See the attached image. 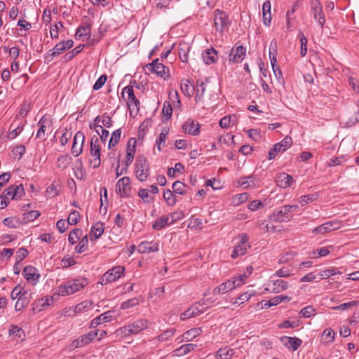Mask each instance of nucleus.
Instances as JSON below:
<instances>
[{"instance_id": "f257e3e1", "label": "nucleus", "mask_w": 359, "mask_h": 359, "mask_svg": "<svg viewBox=\"0 0 359 359\" xmlns=\"http://www.w3.org/2000/svg\"><path fill=\"white\" fill-rule=\"evenodd\" d=\"M135 173L137 179L140 182H146L149 177V163L143 156H140L136 159Z\"/></svg>"}, {"instance_id": "f03ea898", "label": "nucleus", "mask_w": 359, "mask_h": 359, "mask_svg": "<svg viewBox=\"0 0 359 359\" xmlns=\"http://www.w3.org/2000/svg\"><path fill=\"white\" fill-rule=\"evenodd\" d=\"M87 284L88 281L85 278L69 281L60 287L59 293L62 296L69 295L79 292L81 289L87 285Z\"/></svg>"}, {"instance_id": "7ed1b4c3", "label": "nucleus", "mask_w": 359, "mask_h": 359, "mask_svg": "<svg viewBox=\"0 0 359 359\" xmlns=\"http://www.w3.org/2000/svg\"><path fill=\"white\" fill-rule=\"evenodd\" d=\"M100 140L97 136L94 135L90 141V158L89 163L93 168H97L100 165Z\"/></svg>"}, {"instance_id": "20e7f679", "label": "nucleus", "mask_w": 359, "mask_h": 359, "mask_svg": "<svg viewBox=\"0 0 359 359\" xmlns=\"http://www.w3.org/2000/svg\"><path fill=\"white\" fill-rule=\"evenodd\" d=\"M125 95H127V104L128 107L132 113L133 111L137 114L140 110V102L139 100L136 97L134 93V90L133 86H126L122 91V96L125 99Z\"/></svg>"}, {"instance_id": "39448f33", "label": "nucleus", "mask_w": 359, "mask_h": 359, "mask_svg": "<svg viewBox=\"0 0 359 359\" xmlns=\"http://www.w3.org/2000/svg\"><path fill=\"white\" fill-rule=\"evenodd\" d=\"M298 208L297 205H285L281 207L278 211L272 213L270 218L273 222H283L289 221L292 217L287 215L290 212L295 211Z\"/></svg>"}, {"instance_id": "423d86ee", "label": "nucleus", "mask_w": 359, "mask_h": 359, "mask_svg": "<svg viewBox=\"0 0 359 359\" xmlns=\"http://www.w3.org/2000/svg\"><path fill=\"white\" fill-rule=\"evenodd\" d=\"M125 267L123 266H116L109 269L102 277L101 284H107L116 281L124 275Z\"/></svg>"}, {"instance_id": "0eeeda50", "label": "nucleus", "mask_w": 359, "mask_h": 359, "mask_svg": "<svg viewBox=\"0 0 359 359\" xmlns=\"http://www.w3.org/2000/svg\"><path fill=\"white\" fill-rule=\"evenodd\" d=\"M214 24L215 29L222 33L228 29L230 25L228 15L222 11L216 10L215 11Z\"/></svg>"}, {"instance_id": "6e6552de", "label": "nucleus", "mask_w": 359, "mask_h": 359, "mask_svg": "<svg viewBox=\"0 0 359 359\" xmlns=\"http://www.w3.org/2000/svg\"><path fill=\"white\" fill-rule=\"evenodd\" d=\"M310 4L313 18L323 29L325 23V17L320 0H311Z\"/></svg>"}, {"instance_id": "1a4fd4ad", "label": "nucleus", "mask_w": 359, "mask_h": 359, "mask_svg": "<svg viewBox=\"0 0 359 359\" xmlns=\"http://www.w3.org/2000/svg\"><path fill=\"white\" fill-rule=\"evenodd\" d=\"M292 138L290 136H286L280 142L274 144L269 150V159H273L279 152L286 151L292 145Z\"/></svg>"}, {"instance_id": "9d476101", "label": "nucleus", "mask_w": 359, "mask_h": 359, "mask_svg": "<svg viewBox=\"0 0 359 359\" xmlns=\"http://www.w3.org/2000/svg\"><path fill=\"white\" fill-rule=\"evenodd\" d=\"M147 327V321L144 319H140L131 324L128 325L127 326L122 327L121 330L125 334H135L139 333Z\"/></svg>"}, {"instance_id": "9b49d317", "label": "nucleus", "mask_w": 359, "mask_h": 359, "mask_svg": "<svg viewBox=\"0 0 359 359\" xmlns=\"http://www.w3.org/2000/svg\"><path fill=\"white\" fill-rule=\"evenodd\" d=\"M240 236V242L234 248L231 255L233 259L244 255L247 252V243L249 238L246 233H242Z\"/></svg>"}, {"instance_id": "f8f14e48", "label": "nucleus", "mask_w": 359, "mask_h": 359, "mask_svg": "<svg viewBox=\"0 0 359 359\" xmlns=\"http://www.w3.org/2000/svg\"><path fill=\"white\" fill-rule=\"evenodd\" d=\"M39 128L36 133V138L41 140L42 141L46 140V135L48 131L52 127L51 119L46 116H43L38 123Z\"/></svg>"}, {"instance_id": "ddd939ff", "label": "nucleus", "mask_w": 359, "mask_h": 359, "mask_svg": "<svg viewBox=\"0 0 359 359\" xmlns=\"http://www.w3.org/2000/svg\"><path fill=\"white\" fill-rule=\"evenodd\" d=\"M24 278L28 284L36 285L39 280L40 274L35 267L27 266L24 267Z\"/></svg>"}, {"instance_id": "4468645a", "label": "nucleus", "mask_w": 359, "mask_h": 359, "mask_svg": "<svg viewBox=\"0 0 359 359\" xmlns=\"http://www.w3.org/2000/svg\"><path fill=\"white\" fill-rule=\"evenodd\" d=\"M130 180L128 177L121 178L116 184V191L122 197H128L130 194Z\"/></svg>"}, {"instance_id": "2eb2a0df", "label": "nucleus", "mask_w": 359, "mask_h": 359, "mask_svg": "<svg viewBox=\"0 0 359 359\" xmlns=\"http://www.w3.org/2000/svg\"><path fill=\"white\" fill-rule=\"evenodd\" d=\"M340 222L335 221H330L326 223L323 224L322 225L318 226L313 230V233L317 234H324L328 232H331L335 230H337L340 228Z\"/></svg>"}, {"instance_id": "dca6fc26", "label": "nucleus", "mask_w": 359, "mask_h": 359, "mask_svg": "<svg viewBox=\"0 0 359 359\" xmlns=\"http://www.w3.org/2000/svg\"><path fill=\"white\" fill-rule=\"evenodd\" d=\"M85 136L81 132H77L74 137L72 147V153L74 156H78L82 151Z\"/></svg>"}, {"instance_id": "f3484780", "label": "nucleus", "mask_w": 359, "mask_h": 359, "mask_svg": "<svg viewBox=\"0 0 359 359\" xmlns=\"http://www.w3.org/2000/svg\"><path fill=\"white\" fill-rule=\"evenodd\" d=\"M287 287V282L278 279L276 280H271L268 283V287L265 288V290L273 293H279L283 290H285Z\"/></svg>"}, {"instance_id": "a211bd4d", "label": "nucleus", "mask_w": 359, "mask_h": 359, "mask_svg": "<svg viewBox=\"0 0 359 359\" xmlns=\"http://www.w3.org/2000/svg\"><path fill=\"white\" fill-rule=\"evenodd\" d=\"M200 124L191 119H188L182 126V130L184 133L194 136L200 133Z\"/></svg>"}, {"instance_id": "6ab92c4d", "label": "nucleus", "mask_w": 359, "mask_h": 359, "mask_svg": "<svg viewBox=\"0 0 359 359\" xmlns=\"http://www.w3.org/2000/svg\"><path fill=\"white\" fill-rule=\"evenodd\" d=\"M237 287H240V284H236V280H228L215 288L213 293L214 294H225L229 291L236 288Z\"/></svg>"}, {"instance_id": "aec40b11", "label": "nucleus", "mask_w": 359, "mask_h": 359, "mask_svg": "<svg viewBox=\"0 0 359 359\" xmlns=\"http://www.w3.org/2000/svg\"><path fill=\"white\" fill-rule=\"evenodd\" d=\"M275 180L277 186L283 189L291 187L293 182L292 177L285 172L278 174Z\"/></svg>"}, {"instance_id": "412c9836", "label": "nucleus", "mask_w": 359, "mask_h": 359, "mask_svg": "<svg viewBox=\"0 0 359 359\" xmlns=\"http://www.w3.org/2000/svg\"><path fill=\"white\" fill-rule=\"evenodd\" d=\"M158 250V243L154 241H144L137 246V250L140 253H151L157 252Z\"/></svg>"}, {"instance_id": "4be33fe9", "label": "nucleus", "mask_w": 359, "mask_h": 359, "mask_svg": "<svg viewBox=\"0 0 359 359\" xmlns=\"http://www.w3.org/2000/svg\"><path fill=\"white\" fill-rule=\"evenodd\" d=\"M280 340L285 346L288 348H292L293 351L297 350L302 344V340L296 337L283 336Z\"/></svg>"}, {"instance_id": "5701e85b", "label": "nucleus", "mask_w": 359, "mask_h": 359, "mask_svg": "<svg viewBox=\"0 0 359 359\" xmlns=\"http://www.w3.org/2000/svg\"><path fill=\"white\" fill-rule=\"evenodd\" d=\"M146 67L149 70L155 72L161 77L165 75L166 67L163 64L159 62L158 59L154 60L151 64L147 65Z\"/></svg>"}, {"instance_id": "b1692460", "label": "nucleus", "mask_w": 359, "mask_h": 359, "mask_svg": "<svg viewBox=\"0 0 359 359\" xmlns=\"http://www.w3.org/2000/svg\"><path fill=\"white\" fill-rule=\"evenodd\" d=\"M245 53V48L243 46H238L235 50L233 48L229 54V60L233 63H237L243 60V56Z\"/></svg>"}, {"instance_id": "393cba45", "label": "nucleus", "mask_w": 359, "mask_h": 359, "mask_svg": "<svg viewBox=\"0 0 359 359\" xmlns=\"http://www.w3.org/2000/svg\"><path fill=\"white\" fill-rule=\"evenodd\" d=\"M41 213L37 210H31L29 204H24V223L34 221L40 216Z\"/></svg>"}, {"instance_id": "a878e982", "label": "nucleus", "mask_w": 359, "mask_h": 359, "mask_svg": "<svg viewBox=\"0 0 359 359\" xmlns=\"http://www.w3.org/2000/svg\"><path fill=\"white\" fill-rule=\"evenodd\" d=\"M22 187V184L20 185H11L6 188L3 193V196L9 201V199H17L20 188Z\"/></svg>"}, {"instance_id": "bb28decb", "label": "nucleus", "mask_w": 359, "mask_h": 359, "mask_svg": "<svg viewBox=\"0 0 359 359\" xmlns=\"http://www.w3.org/2000/svg\"><path fill=\"white\" fill-rule=\"evenodd\" d=\"M111 319L112 316L111 314V312H105L94 318L90 323V327L94 328L100 324L111 321Z\"/></svg>"}, {"instance_id": "cd10ccee", "label": "nucleus", "mask_w": 359, "mask_h": 359, "mask_svg": "<svg viewBox=\"0 0 359 359\" xmlns=\"http://www.w3.org/2000/svg\"><path fill=\"white\" fill-rule=\"evenodd\" d=\"M217 52L213 48L207 49L204 53H202V57L203 62L206 65H210L216 62Z\"/></svg>"}, {"instance_id": "c85d7f7f", "label": "nucleus", "mask_w": 359, "mask_h": 359, "mask_svg": "<svg viewBox=\"0 0 359 359\" xmlns=\"http://www.w3.org/2000/svg\"><path fill=\"white\" fill-rule=\"evenodd\" d=\"M238 184L244 189H248L249 187H256L257 185V180L253 175H250L248 177H241L238 180Z\"/></svg>"}, {"instance_id": "c756f323", "label": "nucleus", "mask_w": 359, "mask_h": 359, "mask_svg": "<svg viewBox=\"0 0 359 359\" xmlns=\"http://www.w3.org/2000/svg\"><path fill=\"white\" fill-rule=\"evenodd\" d=\"M201 313H202V311L199 310L197 306H193L181 314L180 319L184 320L189 318L198 316Z\"/></svg>"}, {"instance_id": "7c9ffc66", "label": "nucleus", "mask_w": 359, "mask_h": 359, "mask_svg": "<svg viewBox=\"0 0 359 359\" xmlns=\"http://www.w3.org/2000/svg\"><path fill=\"white\" fill-rule=\"evenodd\" d=\"M133 139H130L128 142V147H127V155H126V166H128L130 165L133 161L134 155L135 153V141H133V144L131 145V142Z\"/></svg>"}, {"instance_id": "2f4dec72", "label": "nucleus", "mask_w": 359, "mask_h": 359, "mask_svg": "<svg viewBox=\"0 0 359 359\" xmlns=\"http://www.w3.org/2000/svg\"><path fill=\"white\" fill-rule=\"evenodd\" d=\"M181 90L187 96H191L195 90L194 86L187 79L181 81Z\"/></svg>"}, {"instance_id": "473e14b6", "label": "nucleus", "mask_w": 359, "mask_h": 359, "mask_svg": "<svg viewBox=\"0 0 359 359\" xmlns=\"http://www.w3.org/2000/svg\"><path fill=\"white\" fill-rule=\"evenodd\" d=\"M277 44L276 41H272L270 43L269 47V57L272 66V69H274V67H276V53H277Z\"/></svg>"}, {"instance_id": "72a5a7b5", "label": "nucleus", "mask_w": 359, "mask_h": 359, "mask_svg": "<svg viewBox=\"0 0 359 359\" xmlns=\"http://www.w3.org/2000/svg\"><path fill=\"white\" fill-rule=\"evenodd\" d=\"M201 332L202 330L201 327L192 328L184 332V334H183V337L187 341H191L193 339L196 338L197 336L200 335Z\"/></svg>"}, {"instance_id": "f704fd0d", "label": "nucleus", "mask_w": 359, "mask_h": 359, "mask_svg": "<svg viewBox=\"0 0 359 359\" xmlns=\"http://www.w3.org/2000/svg\"><path fill=\"white\" fill-rule=\"evenodd\" d=\"M170 216L163 215L161 217L156 219L153 224V229L155 230H160L163 229L166 224H169Z\"/></svg>"}, {"instance_id": "c9c22d12", "label": "nucleus", "mask_w": 359, "mask_h": 359, "mask_svg": "<svg viewBox=\"0 0 359 359\" xmlns=\"http://www.w3.org/2000/svg\"><path fill=\"white\" fill-rule=\"evenodd\" d=\"M233 353V352L232 349L222 348L217 351L215 357L217 359H230L232 357Z\"/></svg>"}, {"instance_id": "e433bc0d", "label": "nucleus", "mask_w": 359, "mask_h": 359, "mask_svg": "<svg viewBox=\"0 0 359 359\" xmlns=\"http://www.w3.org/2000/svg\"><path fill=\"white\" fill-rule=\"evenodd\" d=\"M104 224L101 222L96 223L91 229V233L94 239H97L104 233Z\"/></svg>"}, {"instance_id": "4c0bfd02", "label": "nucleus", "mask_w": 359, "mask_h": 359, "mask_svg": "<svg viewBox=\"0 0 359 359\" xmlns=\"http://www.w3.org/2000/svg\"><path fill=\"white\" fill-rule=\"evenodd\" d=\"M163 198L166 201L167 204L170 206L175 205L177 202L175 196L170 189H166L165 191H164Z\"/></svg>"}, {"instance_id": "58836bf2", "label": "nucleus", "mask_w": 359, "mask_h": 359, "mask_svg": "<svg viewBox=\"0 0 359 359\" xmlns=\"http://www.w3.org/2000/svg\"><path fill=\"white\" fill-rule=\"evenodd\" d=\"M205 93V83L203 81H198L196 86V95L195 100L198 102L201 100Z\"/></svg>"}, {"instance_id": "ea45409f", "label": "nucleus", "mask_w": 359, "mask_h": 359, "mask_svg": "<svg viewBox=\"0 0 359 359\" xmlns=\"http://www.w3.org/2000/svg\"><path fill=\"white\" fill-rule=\"evenodd\" d=\"M121 129H118V130H115L111 134V136L109 141V144H108V147L109 149L112 147L116 146L118 143L120 138H121Z\"/></svg>"}, {"instance_id": "a19ab883", "label": "nucleus", "mask_w": 359, "mask_h": 359, "mask_svg": "<svg viewBox=\"0 0 359 359\" xmlns=\"http://www.w3.org/2000/svg\"><path fill=\"white\" fill-rule=\"evenodd\" d=\"M172 189L175 194L180 195H184L187 193L186 185L180 181H175L173 183Z\"/></svg>"}, {"instance_id": "79ce46f5", "label": "nucleus", "mask_w": 359, "mask_h": 359, "mask_svg": "<svg viewBox=\"0 0 359 359\" xmlns=\"http://www.w3.org/2000/svg\"><path fill=\"white\" fill-rule=\"evenodd\" d=\"M81 235V230L79 229H75L74 230L72 231L69 233L68 236V241L72 244H75L77 241L79 240V237Z\"/></svg>"}, {"instance_id": "37998d69", "label": "nucleus", "mask_w": 359, "mask_h": 359, "mask_svg": "<svg viewBox=\"0 0 359 359\" xmlns=\"http://www.w3.org/2000/svg\"><path fill=\"white\" fill-rule=\"evenodd\" d=\"M65 50V45H63L62 42H60L57 44H56L53 49L49 50L48 54L50 56H56L61 54Z\"/></svg>"}, {"instance_id": "c03bdc74", "label": "nucleus", "mask_w": 359, "mask_h": 359, "mask_svg": "<svg viewBox=\"0 0 359 359\" xmlns=\"http://www.w3.org/2000/svg\"><path fill=\"white\" fill-rule=\"evenodd\" d=\"M298 38L299 39L301 43L300 55L302 57H304L307 52V39L306 38L303 33H299L298 35Z\"/></svg>"}, {"instance_id": "a18cd8bd", "label": "nucleus", "mask_w": 359, "mask_h": 359, "mask_svg": "<svg viewBox=\"0 0 359 359\" xmlns=\"http://www.w3.org/2000/svg\"><path fill=\"white\" fill-rule=\"evenodd\" d=\"M175 332V329H168L158 336V340L161 342L165 341L170 339L174 335Z\"/></svg>"}, {"instance_id": "49530a36", "label": "nucleus", "mask_w": 359, "mask_h": 359, "mask_svg": "<svg viewBox=\"0 0 359 359\" xmlns=\"http://www.w3.org/2000/svg\"><path fill=\"white\" fill-rule=\"evenodd\" d=\"M196 344H187L182 345L180 348L177 350L180 355H186L189 353L191 351H193L196 347Z\"/></svg>"}, {"instance_id": "de8ad7c7", "label": "nucleus", "mask_w": 359, "mask_h": 359, "mask_svg": "<svg viewBox=\"0 0 359 359\" xmlns=\"http://www.w3.org/2000/svg\"><path fill=\"white\" fill-rule=\"evenodd\" d=\"M140 300V297H135V298L128 299L126 302H123L121 305V309H128L129 308L135 306L139 304Z\"/></svg>"}, {"instance_id": "09e8293b", "label": "nucleus", "mask_w": 359, "mask_h": 359, "mask_svg": "<svg viewBox=\"0 0 359 359\" xmlns=\"http://www.w3.org/2000/svg\"><path fill=\"white\" fill-rule=\"evenodd\" d=\"M88 344V340L85 338L84 335L81 336L77 339L73 341L70 345L72 348H76L79 347H82Z\"/></svg>"}, {"instance_id": "8fccbe9b", "label": "nucleus", "mask_w": 359, "mask_h": 359, "mask_svg": "<svg viewBox=\"0 0 359 359\" xmlns=\"http://www.w3.org/2000/svg\"><path fill=\"white\" fill-rule=\"evenodd\" d=\"M88 243V236L86 235L85 236L83 237V238L79 243V245L76 247V252L78 253H82L85 252L87 249Z\"/></svg>"}, {"instance_id": "3c124183", "label": "nucleus", "mask_w": 359, "mask_h": 359, "mask_svg": "<svg viewBox=\"0 0 359 359\" xmlns=\"http://www.w3.org/2000/svg\"><path fill=\"white\" fill-rule=\"evenodd\" d=\"M334 332L332 329L327 328L323 331V338L326 343H330L334 341Z\"/></svg>"}, {"instance_id": "603ef678", "label": "nucleus", "mask_w": 359, "mask_h": 359, "mask_svg": "<svg viewBox=\"0 0 359 359\" xmlns=\"http://www.w3.org/2000/svg\"><path fill=\"white\" fill-rule=\"evenodd\" d=\"M315 313L316 309L312 306L304 307L299 312V314L304 318H309L310 316L315 315Z\"/></svg>"}, {"instance_id": "864d4df0", "label": "nucleus", "mask_w": 359, "mask_h": 359, "mask_svg": "<svg viewBox=\"0 0 359 359\" xmlns=\"http://www.w3.org/2000/svg\"><path fill=\"white\" fill-rule=\"evenodd\" d=\"M22 287L20 286V284H18L17 286L14 287L11 292V299L13 300H15L18 299V300H21L22 298Z\"/></svg>"}, {"instance_id": "5fc2aeb1", "label": "nucleus", "mask_w": 359, "mask_h": 359, "mask_svg": "<svg viewBox=\"0 0 359 359\" xmlns=\"http://www.w3.org/2000/svg\"><path fill=\"white\" fill-rule=\"evenodd\" d=\"M84 45H79L74 48L71 52L68 53L65 55V58L66 60H70L74 57L77 55L83 49Z\"/></svg>"}, {"instance_id": "6e6d98bb", "label": "nucleus", "mask_w": 359, "mask_h": 359, "mask_svg": "<svg viewBox=\"0 0 359 359\" xmlns=\"http://www.w3.org/2000/svg\"><path fill=\"white\" fill-rule=\"evenodd\" d=\"M79 217L80 214L79 212L76 210L72 211L68 217L67 224L70 225L76 224L79 222Z\"/></svg>"}, {"instance_id": "4d7b16f0", "label": "nucleus", "mask_w": 359, "mask_h": 359, "mask_svg": "<svg viewBox=\"0 0 359 359\" xmlns=\"http://www.w3.org/2000/svg\"><path fill=\"white\" fill-rule=\"evenodd\" d=\"M11 128H13V129L9 132L8 137L11 140H13L21 133L22 131V128L20 126H14L13 124L11 126Z\"/></svg>"}, {"instance_id": "13d9d810", "label": "nucleus", "mask_w": 359, "mask_h": 359, "mask_svg": "<svg viewBox=\"0 0 359 359\" xmlns=\"http://www.w3.org/2000/svg\"><path fill=\"white\" fill-rule=\"evenodd\" d=\"M317 198V196L316 194H309L302 196L299 198V203L302 205H305L309 202H312L316 201Z\"/></svg>"}, {"instance_id": "bf43d9fd", "label": "nucleus", "mask_w": 359, "mask_h": 359, "mask_svg": "<svg viewBox=\"0 0 359 359\" xmlns=\"http://www.w3.org/2000/svg\"><path fill=\"white\" fill-rule=\"evenodd\" d=\"M93 303L91 302L85 301L75 306V312L81 313L83 312L86 309L89 308L92 306Z\"/></svg>"}, {"instance_id": "052dcab7", "label": "nucleus", "mask_w": 359, "mask_h": 359, "mask_svg": "<svg viewBox=\"0 0 359 359\" xmlns=\"http://www.w3.org/2000/svg\"><path fill=\"white\" fill-rule=\"evenodd\" d=\"M248 198V194L247 193H243L238 195H236L233 198V202L235 204H241L245 201H246Z\"/></svg>"}, {"instance_id": "680f3d73", "label": "nucleus", "mask_w": 359, "mask_h": 359, "mask_svg": "<svg viewBox=\"0 0 359 359\" xmlns=\"http://www.w3.org/2000/svg\"><path fill=\"white\" fill-rule=\"evenodd\" d=\"M162 112L164 116H167L168 118H170L171 117L172 114V108L170 102H164Z\"/></svg>"}, {"instance_id": "e2e57ef3", "label": "nucleus", "mask_w": 359, "mask_h": 359, "mask_svg": "<svg viewBox=\"0 0 359 359\" xmlns=\"http://www.w3.org/2000/svg\"><path fill=\"white\" fill-rule=\"evenodd\" d=\"M97 134L100 136V142H105L109 136V131L100 126V129H96Z\"/></svg>"}, {"instance_id": "0e129e2a", "label": "nucleus", "mask_w": 359, "mask_h": 359, "mask_svg": "<svg viewBox=\"0 0 359 359\" xmlns=\"http://www.w3.org/2000/svg\"><path fill=\"white\" fill-rule=\"evenodd\" d=\"M59 27H62V23L61 22H58L57 24L55 25L53 27H50V34L52 39H57L58 38V30Z\"/></svg>"}, {"instance_id": "69168bd1", "label": "nucleus", "mask_w": 359, "mask_h": 359, "mask_svg": "<svg viewBox=\"0 0 359 359\" xmlns=\"http://www.w3.org/2000/svg\"><path fill=\"white\" fill-rule=\"evenodd\" d=\"M70 158L67 156H62L58 158V167L65 169L69 163Z\"/></svg>"}, {"instance_id": "338daca9", "label": "nucleus", "mask_w": 359, "mask_h": 359, "mask_svg": "<svg viewBox=\"0 0 359 359\" xmlns=\"http://www.w3.org/2000/svg\"><path fill=\"white\" fill-rule=\"evenodd\" d=\"M107 81V76L105 75H102L95 82L93 88L95 90L100 89L103 85Z\"/></svg>"}, {"instance_id": "774afa93", "label": "nucleus", "mask_w": 359, "mask_h": 359, "mask_svg": "<svg viewBox=\"0 0 359 359\" xmlns=\"http://www.w3.org/2000/svg\"><path fill=\"white\" fill-rule=\"evenodd\" d=\"M20 49L19 47H12L9 50V56L13 60H16L20 55Z\"/></svg>"}]
</instances>
